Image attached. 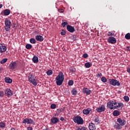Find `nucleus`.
<instances>
[{"instance_id":"nucleus-1","label":"nucleus","mask_w":130,"mask_h":130,"mask_svg":"<svg viewBox=\"0 0 130 130\" xmlns=\"http://www.w3.org/2000/svg\"><path fill=\"white\" fill-rule=\"evenodd\" d=\"M64 80V75L61 72L59 73L58 75L56 78V83L57 86H60L62 85V82Z\"/></svg>"},{"instance_id":"nucleus-2","label":"nucleus","mask_w":130,"mask_h":130,"mask_svg":"<svg viewBox=\"0 0 130 130\" xmlns=\"http://www.w3.org/2000/svg\"><path fill=\"white\" fill-rule=\"evenodd\" d=\"M73 120L75 123H77V124H84V120L83 119V118L82 117L77 115L75 117H74L73 118Z\"/></svg>"},{"instance_id":"nucleus-3","label":"nucleus","mask_w":130,"mask_h":130,"mask_svg":"<svg viewBox=\"0 0 130 130\" xmlns=\"http://www.w3.org/2000/svg\"><path fill=\"white\" fill-rule=\"evenodd\" d=\"M5 30L7 32H9L10 31V29H11V26L12 25V22L10 19H8L6 18L5 20Z\"/></svg>"},{"instance_id":"nucleus-4","label":"nucleus","mask_w":130,"mask_h":130,"mask_svg":"<svg viewBox=\"0 0 130 130\" xmlns=\"http://www.w3.org/2000/svg\"><path fill=\"white\" fill-rule=\"evenodd\" d=\"M28 78V81L31 83L34 86H37V81H36V77H35V76L31 75V74L29 73Z\"/></svg>"},{"instance_id":"nucleus-5","label":"nucleus","mask_w":130,"mask_h":130,"mask_svg":"<svg viewBox=\"0 0 130 130\" xmlns=\"http://www.w3.org/2000/svg\"><path fill=\"white\" fill-rule=\"evenodd\" d=\"M117 102H114L113 101H110L107 103V107L109 108L111 110L115 109V105H117Z\"/></svg>"},{"instance_id":"nucleus-6","label":"nucleus","mask_w":130,"mask_h":130,"mask_svg":"<svg viewBox=\"0 0 130 130\" xmlns=\"http://www.w3.org/2000/svg\"><path fill=\"white\" fill-rule=\"evenodd\" d=\"M109 83L112 86H119L120 83L116 79H110L109 80Z\"/></svg>"},{"instance_id":"nucleus-7","label":"nucleus","mask_w":130,"mask_h":130,"mask_svg":"<svg viewBox=\"0 0 130 130\" xmlns=\"http://www.w3.org/2000/svg\"><path fill=\"white\" fill-rule=\"evenodd\" d=\"M22 123H24L26 124H35L34 122L33 121V120L31 118H25L22 121Z\"/></svg>"},{"instance_id":"nucleus-8","label":"nucleus","mask_w":130,"mask_h":130,"mask_svg":"<svg viewBox=\"0 0 130 130\" xmlns=\"http://www.w3.org/2000/svg\"><path fill=\"white\" fill-rule=\"evenodd\" d=\"M5 96L8 97V98H10V97L13 96V91H12L11 89L7 88V89L5 90Z\"/></svg>"},{"instance_id":"nucleus-9","label":"nucleus","mask_w":130,"mask_h":130,"mask_svg":"<svg viewBox=\"0 0 130 130\" xmlns=\"http://www.w3.org/2000/svg\"><path fill=\"white\" fill-rule=\"evenodd\" d=\"M107 41L111 44H115L116 43V39L114 37H110L107 39Z\"/></svg>"},{"instance_id":"nucleus-10","label":"nucleus","mask_w":130,"mask_h":130,"mask_svg":"<svg viewBox=\"0 0 130 130\" xmlns=\"http://www.w3.org/2000/svg\"><path fill=\"white\" fill-rule=\"evenodd\" d=\"M18 67V64L16 62H12L9 65V68L10 70H15Z\"/></svg>"},{"instance_id":"nucleus-11","label":"nucleus","mask_w":130,"mask_h":130,"mask_svg":"<svg viewBox=\"0 0 130 130\" xmlns=\"http://www.w3.org/2000/svg\"><path fill=\"white\" fill-rule=\"evenodd\" d=\"M82 113L85 114V115H88V114H92V109L90 108H88L87 109H84L82 111Z\"/></svg>"},{"instance_id":"nucleus-12","label":"nucleus","mask_w":130,"mask_h":130,"mask_svg":"<svg viewBox=\"0 0 130 130\" xmlns=\"http://www.w3.org/2000/svg\"><path fill=\"white\" fill-rule=\"evenodd\" d=\"M117 121L118 123L120 124V125H121V126L125 125L126 123V121H125V120L121 118H118L117 119Z\"/></svg>"},{"instance_id":"nucleus-13","label":"nucleus","mask_w":130,"mask_h":130,"mask_svg":"<svg viewBox=\"0 0 130 130\" xmlns=\"http://www.w3.org/2000/svg\"><path fill=\"white\" fill-rule=\"evenodd\" d=\"M96 112H98L99 113H100L101 112H103L105 111V106L102 105L101 107L97 108L95 109Z\"/></svg>"},{"instance_id":"nucleus-14","label":"nucleus","mask_w":130,"mask_h":130,"mask_svg":"<svg viewBox=\"0 0 130 130\" xmlns=\"http://www.w3.org/2000/svg\"><path fill=\"white\" fill-rule=\"evenodd\" d=\"M67 29L68 31H69V32H70V33H74L76 31L75 27L70 25H67Z\"/></svg>"},{"instance_id":"nucleus-15","label":"nucleus","mask_w":130,"mask_h":130,"mask_svg":"<svg viewBox=\"0 0 130 130\" xmlns=\"http://www.w3.org/2000/svg\"><path fill=\"white\" fill-rule=\"evenodd\" d=\"M82 92L83 93L86 94V95H90L92 91H91V90L89 89L88 88L84 87L82 89Z\"/></svg>"},{"instance_id":"nucleus-16","label":"nucleus","mask_w":130,"mask_h":130,"mask_svg":"<svg viewBox=\"0 0 130 130\" xmlns=\"http://www.w3.org/2000/svg\"><path fill=\"white\" fill-rule=\"evenodd\" d=\"M50 121L53 124H55L59 121V119L57 117H54L51 118Z\"/></svg>"},{"instance_id":"nucleus-17","label":"nucleus","mask_w":130,"mask_h":130,"mask_svg":"<svg viewBox=\"0 0 130 130\" xmlns=\"http://www.w3.org/2000/svg\"><path fill=\"white\" fill-rule=\"evenodd\" d=\"M36 40H37V41L42 42V41L44 40V38L42 36L38 35L36 36Z\"/></svg>"},{"instance_id":"nucleus-18","label":"nucleus","mask_w":130,"mask_h":130,"mask_svg":"<svg viewBox=\"0 0 130 130\" xmlns=\"http://www.w3.org/2000/svg\"><path fill=\"white\" fill-rule=\"evenodd\" d=\"M7 51V46H4L3 44L0 47V52L1 53H3L4 52H6Z\"/></svg>"},{"instance_id":"nucleus-19","label":"nucleus","mask_w":130,"mask_h":130,"mask_svg":"<svg viewBox=\"0 0 130 130\" xmlns=\"http://www.w3.org/2000/svg\"><path fill=\"white\" fill-rule=\"evenodd\" d=\"M89 129L90 130H95L96 129V126L93 123H90L89 124Z\"/></svg>"},{"instance_id":"nucleus-20","label":"nucleus","mask_w":130,"mask_h":130,"mask_svg":"<svg viewBox=\"0 0 130 130\" xmlns=\"http://www.w3.org/2000/svg\"><path fill=\"white\" fill-rule=\"evenodd\" d=\"M123 107V104L122 103H117V105H115V109L117 108H122Z\"/></svg>"},{"instance_id":"nucleus-21","label":"nucleus","mask_w":130,"mask_h":130,"mask_svg":"<svg viewBox=\"0 0 130 130\" xmlns=\"http://www.w3.org/2000/svg\"><path fill=\"white\" fill-rule=\"evenodd\" d=\"M4 14L5 16H9L11 14V10L9 9H5L4 10Z\"/></svg>"},{"instance_id":"nucleus-22","label":"nucleus","mask_w":130,"mask_h":130,"mask_svg":"<svg viewBox=\"0 0 130 130\" xmlns=\"http://www.w3.org/2000/svg\"><path fill=\"white\" fill-rule=\"evenodd\" d=\"M5 81L6 83H7L8 84H11L12 82H13V80H12V79H11L9 77H6L5 78Z\"/></svg>"},{"instance_id":"nucleus-23","label":"nucleus","mask_w":130,"mask_h":130,"mask_svg":"<svg viewBox=\"0 0 130 130\" xmlns=\"http://www.w3.org/2000/svg\"><path fill=\"white\" fill-rule=\"evenodd\" d=\"M32 60L34 63H38V61H39V60L38 59V57L36 56H34Z\"/></svg>"},{"instance_id":"nucleus-24","label":"nucleus","mask_w":130,"mask_h":130,"mask_svg":"<svg viewBox=\"0 0 130 130\" xmlns=\"http://www.w3.org/2000/svg\"><path fill=\"white\" fill-rule=\"evenodd\" d=\"M120 114V113L119 112V111L118 110H115L113 112V115L114 116H118Z\"/></svg>"},{"instance_id":"nucleus-25","label":"nucleus","mask_w":130,"mask_h":130,"mask_svg":"<svg viewBox=\"0 0 130 130\" xmlns=\"http://www.w3.org/2000/svg\"><path fill=\"white\" fill-rule=\"evenodd\" d=\"M84 67L86 68L87 69H89V68H91L92 67V64L89 62H87L85 63Z\"/></svg>"},{"instance_id":"nucleus-26","label":"nucleus","mask_w":130,"mask_h":130,"mask_svg":"<svg viewBox=\"0 0 130 130\" xmlns=\"http://www.w3.org/2000/svg\"><path fill=\"white\" fill-rule=\"evenodd\" d=\"M71 93L73 95H77V93H78L77 88H73L72 90L71 91Z\"/></svg>"},{"instance_id":"nucleus-27","label":"nucleus","mask_w":130,"mask_h":130,"mask_svg":"<svg viewBox=\"0 0 130 130\" xmlns=\"http://www.w3.org/2000/svg\"><path fill=\"white\" fill-rule=\"evenodd\" d=\"M0 127L1 128H5L6 127V123L4 122H0Z\"/></svg>"},{"instance_id":"nucleus-28","label":"nucleus","mask_w":130,"mask_h":130,"mask_svg":"<svg viewBox=\"0 0 130 130\" xmlns=\"http://www.w3.org/2000/svg\"><path fill=\"white\" fill-rule=\"evenodd\" d=\"M7 61H8V58H5L1 61L0 63H1V64H4V63H6Z\"/></svg>"},{"instance_id":"nucleus-29","label":"nucleus","mask_w":130,"mask_h":130,"mask_svg":"<svg viewBox=\"0 0 130 130\" xmlns=\"http://www.w3.org/2000/svg\"><path fill=\"white\" fill-rule=\"evenodd\" d=\"M69 70L70 72H72V73H75V72H76V68H75V67H70Z\"/></svg>"},{"instance_id":"nucleus-30","label":"nucleus","mask_w":130,"mask_h":130,"mask_svg":"<svg viewBox=\"0 0 130 130\" xmlns=\"http://www.w3.org/2000/svg\"><path fill=\"white\" fill-rule=\"evenodd\" d=\"M120 125H121L120 123H116L115 125V128H116L117 129H120V128H121L120 127Z\"/></svg>"},{"instance_id":"nucleus-31","label":"nucleus","mask_w":130,"mask_h":130,"mask_svg":"<svg viewBox=\"0 0 130 130\" xmlns=\"http://www.w3.org/2000/svg\"><path fill=\"white\" fill-rule=\"evenodd\" d=\"M123 99L125 100V102H128L129 101V97L127 95H125L123 96Z\"/></svg>"},{"instance_id":"nucleus-32","label":"nucleus","mask_w":130,"mask_h":130,"mask_svg":"<svg viewBox=\"0 0 130 130\" xmlns=\"http://www.w3.org/2000/svg\"><path fill=\"white\" fill-rule=\"evenodd\" d=\"M29 42L32 44H35L36 43V40L34 38H31L29 40Z\"/></svg>"},{"instance_id":"nucleus-33","label":"nucleus","mask_w":130,"mask_h":130,"mask_svg":"<svg viewBox=\"0 0 130 130\" xmlns=\"http://www.w3.org/2000/svg\"><path fill=\"white\" fill-rule=\"evenodd\" d=\"M25 48L26 49H31V48H32V45L27 44L25 45Z\"/></svg>"},{"instance_id":"nucleus-34","label":"nucleus","mask_w":130,"mask_h":130,"mask_svg":"<svg viewBox=\"0 0 130 130\" xmlns=\"http://www.w3.org/2000/svg\"><path fill=\"white\" fill-rule=\"evenodd\" d=\"M101 81L103 83H106L107 82V79L105 77H103L101 78Z\"/></svg>"},{"instance_id":"nucleus-35","label":"nucleus","mask_w":130,"mask_h":130,"mask_svg":"<svg viewBox=\"0 0 130 130\" xmlns=\"http://www.w3.org/2000/svg\"><path fill=\"white\" fill-rule=\"evenodd\" d=\"M68 85L69 86H73L74 85V80H70L68 82Z\"/></svg>"},{"instance_id":"nucleus-36","label":"nucleus","mask_w":130,"mask_h":130,"mask_svg":"<svg viewBox=\"0 0 130 130\" xmlns=\"http://www.w3.org/2000/svg\"><path fill=\"white\" fill-rule=\"evenodd\" d=\"M52 71L51 70H48L46 72V74L48 76H51L52 75Z\"/></svg>"},{"instance_id":"nucleus-37","label":"nucleus","mask_w":130,"mask_h":130,"mask_svg":"<svg viewBox=\"0 0 130 130\" xmlns=\"http://www.w3.org/2000/svg\"><path fill=\"white\" fill-rule=\"evenodd\" d=\"M125 38L126 39H127L128 40H129V39H130V34L127 33V34H126L125 36Z\"/></svg>"},{"instance_id":"nucleus-38","label":"nucleus","mask_w":130,"mask_h":130,"mask_svg":"<svg viewBox=\"0 0 130 130\" xmlns=\"http://www.w3.org/2000/svg\"><path fill=\"white\" fill-rule=\"evenodd\" d=\"M94 122H100V120H99V117L98 116L96 117L94 119Z\"/></svg>"},{"instance_id":"nucleus-39","label":"nucleus","mask_w":130,"mask_h":130,"mask_svg":"<svg viewBox=\"0 0 130 130\" xmlns=\"http://www.w3.org/2000/svg\"><path fill=\"white\" fill-rule=\"evenodd\" d=\"M50 107L51 109H55L56 108V105L54 104H52L51 105Z\"/></svg>"},{"instance_id":"nucleus-40","label":"nucleus","mask_w":130,"mask_h":130,"mask_svg":"<svg viewBox=\"0 0 130 130\" xmlns=\"http://www.w3.org/2000/svg\"><path fill=\"white\" fill-rule=\"evenodd\" d=\"M107 35L108 36H110V37H112L113 34H112V32L108 31Z\"/></svg>"},{"instance_id":"nucleus-41","label":"nucleus","mask_w":130,"mask_h":130,"mask_svg":"<svg viewBox=\"0 0 130 130\" xmlns=\"http://www.w3.org/2000/svg\"><path fill=\"white\" fill-rule=\"evenodd\" d=\"M66 32L64 31V30H62L61 32H60V35L62 36H64V35H66Z\"/></svg>"},{"instance_id":"nucleus-42","label":"nucleus","mask_w":130,"mask_h":130,"mask_svg":"<svg viewBox=\"0 0 130 130\" xmlns=\"http://www.w3.org/2000/svg\"><path fill=\"white\" fill-rule=\"evenodd\" d=\"M68 22H63L62 23H61V26H62L63 27H64V26L66 25H68Z\"/></svg>"},{"instance_id":"nucleus-43","label":"nucleus","mask_w":130,"mask_h":130,"mask_svg":"<svg viewBox=\"0 0 130 130\" xmlns=\"http://www.w3.org/2000/svg\"><path fill=\"white\" fill-rule=\"evenodd\" d=\"M96 77V78H101V77H102V74L101 73H98Z\"/></svg>"},{"instance_id":"nucleus-44","label":"nucleus","mask_w":130,"mask_h":130,"mask_svg":"<svg viewBox=\"0 0 130 130\" xmlns=\"http://www.w3.org/2000/svg\"><path fill=\"white\" fill-rule=\"evenodd\" d=\"M88 54L87 53H84L83 55V57H84V58H87V57H88Z\"/></svg>"},{"instance_id":"nucleus-45","label":"nucleus","mask_w":130,"mask_h":130,"mask_svg":"<svg viewBox=\"0 0 130 130\" xmlns=\"http://www.w3.org/2000/svg\"><path fill=\"white\" fill-rule=\"evenodd\" d=\"M80 126V128L81 130H86L87 129V128L85 126Z\"/></svg>"},{"instance_id":"nucleus-46","label":"nucleus","mask_w":130,"mask_h":130,"mask_svg":"<svg viewBox=\"0 0 130 130\" xmlns=\"http://www.w3.org/2000/svg\"><path fill=\"white\" fill-rule=\"evenodd\" d=\"M4 92L3 91H0V97L4 96Z\"/></svg>"},{"instance_id":"nucleus-47","label":"nucleus","mask_w":130,"mask_h":130,"mask_svg":"<svg viewBox=\"0 0 130 130\" xmlns=\"http://www.w3.org/2000/svg\"><path fill=\"white\" fill-rule=\"evenodd\" d=\"M58 11L59 13H63V12H64L63 9H58Z\"/></svg>"},{"instance_id":"nucleus-48","label":"nucleus","mask_w":130,"mask_h":130,"mask_svg":"<svg viewBox=\"0 0 130 130\" xmlns=\"http://www.w3.org/2000/svg\"><path fill=\"white\" fill-rule=\"evenodd\" d=\"M27 130H33V128L31 126H29L27 127Z\"/></svg>"},{"instance_id":"nucleus-49","label":"nucleus","mask_w":130,"mask_h":130,"mask_svg":"<svg viewBox=\"0 0 130 130\" xmlns=\"http://www.w3.org/2000/svg\"><path fill=\"white\" fill-rule=\"evenodd\" d=\"M60 120H61V121H63L64 120V118H63V117H61L60 118Z\"/></svg>"},{"instance_id":"nucleus-50","label":"nucleus","mask_w":130,"mask_h":130,"mask_svg":"<svg viewBox=\"0 0 130 130\" xmlns=\"http://www.w3.org/2000/svg\"><path fill=\"white\" fill-rule=\"evenodd\" d=\"M126 50H127V51H129V46H127Z\"/></svg>"},{"instance_id":"nucleus-51","label":"nucleus","mask_w":130,"mask_h":130,"mask_svg":"<svg viewBox=\"0 0 130 130\" xmlns=\"http://www.w3.org/2000/svg\"><path fill=\"white\" fill-rule=\"evenodd\" d=\"M127 73H130V68H129L127 69Z\"/></svg>"},{"instance_id":"nucleus-52","label":"nucleus","mask_w":130,"mask_h":130,"mask_svg":"<svg viewBox=\"0 0 130 130\" xmlns=\"http://www.w3.org/2000/svg\"><path fill=\"white\" fill-rule=\"evenodd\" d=\"M61 109H58V112H59V113H60V112H61Z\"/></svg>"},{"instance_id":"nucleus-53","label":"nucleus","mask_w":130,"mask_h":130,"mask_svg":"<svg viewBox=\"0 0 130 130\" xmlns=\"http://www.w3.org/2000/svg\"><path fill=\"white\" fill-rule=\"evenodd\" d=\"M76 130H81V127L80 126L78 127L76 129Z\"/></svg>"},{"instance_id":"nucleus-54","label":"nucleus","mask_w":130,"mask_h":130,"mask_svg":"<svg viewBox=\"0 0 130 130\" xmlns=\"http://www.w3.org/2000/svg\"><path fill=\"white\" fill-rule=\"evenodd\" d=\"M3 8V5L2 4H0V9H2Z\"/></svg>"},{"instance_id":"nucleus-55","label":"nucleus","mask_w":130,"mask_h":130,"mask_svg":"<svg viewBox=\"0 0 130 130\" xmlns=\"http://www.w3.org/2000/svg\"><path fill=\"white\" fill-rule=\"evenodd\" d=\"M12 27H13V28H16V26H15V25H14V26H13Z\"/></svg>"},{"instance_id":"nucleus-56","label":"nucleus","mask_w":130,"mask_h":130,"mask_svg":"<svg viewBox=\"0 0 130 130\" xmlns=\"http://www.w3.org/2000/svg\"><path fill=\"white\" fill-rule=\"evenodd\" d=\"M129 51H130V47H129Z\"/></svg>"}]
</instances>
